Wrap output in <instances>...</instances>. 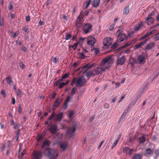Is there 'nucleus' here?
Wrapping results in <instances>:
<instances>
[{"label": "nucleus", "mask_w": 159, "mask_h": 159, "mask_svg": "<svg viewBox=\"0 0 159 159\" xmlns=\"http://www.w3.org/2000/svg\"><path fill=\"white\" fill-rule=\"evenodd\" d=\"M44 153L49 159L54 158L55 150L50 148H48L45 150Z\"/></svg>", "instance_id": "obj_5"}, {"label": "nucleus", "mask_w": 159, "mask_h": 159, "mask_svg": "<svg viewBox=\"0 0 159 159\" xmlns=\"http://www.w3.org/2000/svg\"><path fill=\"white\" fill-rule=\"evenodd\" d=\"M70 99V97L69 96H68L65 100V102L68 103V102H69Z\"/></svg>", "instance_id": "obj_51"}, {"label": "nucleus", "mask_w": 159, "mask_h": 159, "mask_svg": "<svg viewBox=\"0 0 159 159\" xmlns=\"http://www.w3.org/2000/svg\"><path fill=\"white\" fill-rule=\"evenodd\" d=\"M68 103L64 102V104L63 107V109L64 110H65L67 107Z\"/></svg>", "instance_id": "obj_53"}, {"label": "nucleus", "mask_w": 159, "mask_h": 159, "mask_svg": "<svg viewBox=\"0 0 159 159\" xmlns=\"http://www.w3.org/2000/svg\"><path fill=\"white\" fill-rule=\"evenodd\" d=\"M85 82V79L83 76L79 77L76 82V86L81 87L84 85Z\"/></svg>", "instance_id": "obj_9"}, {"label": "nucleus", "mask_w": 159, "mask_h": 159, "mask_svg": "<svg viewBox=\"0 0 159 159\" xmlns=\"http://www.w3.org/2000/svg\"><path fill=\"white\" fill-rule=\"evenodd\" d=\"M93 25L90 23H84L82 26V30L83 32L85 34H87L92 31Z\"/></svg>", "instance_id": "obj_2"}, {"label": "nucleus", "mask_w": 159, "mask_h": 159, "mask_svg": "<svg viewBox=\"0 0 159 159\" xmlns=\"http://www.w3.org/2000/svg\"><path fill=\"white\" fill-rule=\"evenodd\" d=\"M144 90V89H142V90L140 91V93H139V97H138L137 98H136V100H135V102H136L139 99V96H140L142 95V93L143 92V91Z\"/></svg>", "instance_id": "obj_43"}, {"label": "nucleus", "mask_w": 159, "mask_h": 159, "mask_svg": "<svg viewBox=\"0 0 159 159\" xmlns=\"http://www.w3.org/2000/svg\"><path fill=\"white\" fill-rule=\"evenodd\" d=\"M154 153L156 155L157 157L159 155V150H156L154 151Z\"/></svg>", "instance_id": "obj_59"}, {"label": "nucleus", "mask_w": 159, "mask_h": 159, "mask_svg": "<svg viewBox=\"0 0 159 159\" xmlns=\"http://www.w3.org/2000/svg\"><path fill=\"white\" fill-rule=\"evenodd\" d=\"M48 130L52 134H55L57 131V126L56 124L48 125Z\"/></svg>", "instance_id": "obj_8"}, {"label": "nucleus", "mask_w": 159, "mask_h": 159, "mask_svg": "<svg viewBox=\"0 0 159 159\" xmlns=\"http://www.w3.org/2000/svg\"><path fill=\"white\" fill-rule=\"evenodd\" d=\"M44 138V136L42 135H39L38 136L37 140L38 142H39V141L41 142L42 140Z\"/></svg>", "instance_id": "obj_35"}, {"label": "nucleus", "mask_w": 159, "mask_h": 159, "mask_svg": "<svg viewBox=\"0 0 159 159\" xmlns=\"http://www.w3.org/2000/svg\"><path fill=\"white\" fill-rule=\"evenodd\" d=\"M120 137H119L113 143L112 145L111 146V148L112 149L117 143L118 142Z\"/></svg>", "instance_id": "obj_36"}, {"label": "nucleus", "mask_w": 159, "mask_h": 159, "mask_svg": "<svg viewBox=\"0 0 159 159\" xmlns=\"http://www.w3.org/2000/svg\"><path fill=\"white\" fill-rule=\"evenodd\" d=\"M155 44V43L153 42L149 43L145 47V49L147 50H151L154 47Z\"/></svg>", "instance_id": "obj_16"}, {"label": "nucleus", "mask_w": 159, "mask_h": 159, "mask_svg": "<svg viewBox=\"0 0 159 159\" xmlns=\"http://www.w3.org/2000/svg\"><path fill=\"white\" fill-rule=\"evenodd\" d=\"M74 114V111H70L69 112V115H68V117L69 118H71L73 116Z\"/></svg>", "instance_id": "obj_40"}, {"label": "nucleus", "mask_w": 159, "mask_h": 159, "mask_svg": "<svg viewBox=\"0 0 159 159\" xmlns=\"http://www.w3.org/2000/svg\"><path fill=\"white\" fill-rule=\"evenodd\" d=\"M76 127V124H74L71 127L68 128L67 131V133L68 134H70L71 136H73L75 132Z\"/></svg>", "instance_id": "obj_11"}, {"label": "nucleus", "mask_w": 159, "mask_h": 159, "mask_svg": "<svg viewBox=\"0 0 159 159\" xmlns=\"http://www.w3.org/2000/svg\"><path fill=\"white\" fill-rule=\"evenodd\" d=\"M153 150L151 149L150 148H148L146 149L144 155L145 156L151 155L153 153Z\"/></svg>", "instance_id": "obj_20"}, {"label": "nucleus", "mask_w": 159, "mask_h": 159, "mask_svg": "<svg viewBox=\"0 0 159 159\" xmlns=\"http://www.w3.org/2000/svg\"><path fill=\"white\" fill-rule=\"evenodd\" d=\"M58 58L57 57H54L53 59L52 60V61L54 63H56L57 62V61L58 60Z\"/></svg>", "instance_id": "obj_45"}, {"label": "nucleus", "mask_w": 159, "mask_h": 159, "mask_svg": "<svg viewBox=\"0 0 159 159\" xmlns=\"http://www.w3.org/2000/svg\"><path fill=\"white\" fill-rule=\"evenodd\" d=\"M51 142L49 140L45 139L43 142L42 146L41 147V149H43L45 148L46 146L48 147L51 144Z\"/></svg>", "instance_id": "obj_19"}, {"label": "nucleus", "mask_w": 159, "mask_h": 159, "mask_svg": "<svg viewBox=\"0 0 159 159\" xmlns=\"http://www.w3.org/2000/svg\"><path fill=\"white\" fill-rule=\"evenodd\" d=\"M78 44V42H77L76 43H74L72 45H70V46H69V48L71 47L72 48H73V49L74 50H75L77 48Z\"/></svg>", "instance_id": "obj_29"}, {"label": "nucleus", "mask_w": 159, "mask_h": 159, "mask_svg": "<svg viewBox=\"0 0 159 159\" xmlns=\"http://www.w3.org/2000/svg\"><path fill=\"white\" fill-rule=\"evenodd\" d=\"M93 51L96 55L99 53V50L98 48H94L93 49Z\"/></svg>", "instance_id": "obj_42"}, {"label": "nucleus", "mask_w": 159, "mask_h": 159, "mask_svg": "<svg viewBox=\"0 0 159 159\" xmlns=\"http://www.w3.org/2000/svg\"><path fill=\"white\" fill-rule=\"evenodd\" d=\"M115 24H113L111 25L109 28V30L110 31H112L113 29L114 28V25H115Z\"/></svg>", "instance_id": "obj_54"}, {"label": "nucleus", "mask_w": 159, "mask_h": 159, "mask_svg": "<svg viewBox=\"0 0 159 159\" xmlns=\"http://www.w3.org/2000/svg\"><path fill=\"white\" fill-rule=\"evenodd\" d=\"M62 81V79H58L57 81H56L55 82V83H54V86H57V85H58L60 83V82Z\"/></svg>", "instance_id": "obj_38"}, {"label": "nucleus", "mask_w": 159, "mask_h": 159, "mask_svg": "<svg viewBox=\"0 0 159 159\" xmlns=\"http://www.w3.org/2000/svg\"><path fill=\"white\" fill-rule=\"evenodd\" d=\"M90 1L89 0L87 2H86V7H84V8H85V9H86L89 6V5L90 4Z\"/></svg>", "instance_id": "obj_55"}, {"label": "nucleus", "mask_w": 159, "mask_h": 159, "mask_svg": "<svg viewBox=\"0 0 159 159\" xmlns=\"http://www.w3.org/2000/svg\"><path fill=\"white\" fill-rule=\"evenodd\" d=\"M93 65V64H89L85 65L83 67V70H84V72H87L86 74V75L87 77H88L89 75H93L92 71H88V70L89 69L92 67Z\"/></svg>", "instance_id": "obj_4"}, {"label": "nucleus", "mask_w": 159, "mask_h": 159, "mask_svg": "<svg viewBox=\"0 0 159 159\" xmlns=\"http://www.w3.org/2000/svg\"><path fill=\"white\" fill-rule=\"evenodd\" d=\"M65 39L66 40H68L72 37V35L66 33V34Z\"/></svg>", "instance_id": "obj_32"}, {"label": "nucleus", "mask_w": 159, "mask_h": 159, "mask_svg": "<svg viewBox=\"0 0 159 159\" xmlns=\"http://www.w3.org/2000/svg\"><path fill=\"white\" fill-rule=\"evenodd\" d=\"M106 69L103 67L101 66L99 67H98L97 68H94V69L92 71V74L93 75H97L99 74L101 71L105 70Z\"/></svg>", "instance_id": "obj_6"}, {"label": "nucleus", "mask_w": 159, "mask_h": 159, "mask_svg": "<svg viewBox=\"0 0 159 159\" xmlns=\"http://www.w3.org/2000/svg\"><path fill=\"white\" fill-rule=\"evenodd\" d=\"M117 44L116 43H115L111 46V48H112V49H115L117 48Z\"/></svg>", "instance_id": "obj_50"}, {"label": "nucleus", "mask_w": 159, "mask_h": 159, "mask_svg": "<svg viewBox=\"0 0 159 159\" xmlns=\"http://www.w3.org/2000/svg\"><path fill=\"white\" fill-rule=\"evenodd\" d=\"M82 14H83V12L82 11H81L80 12L79 16L78 17V18L77 19V21H80V22L81 21L83 18V16H82Z\"/></svg>", "instance_id": "obj_30"}, {"label": "nucleus", "mask_w": 159, "mask_h": 159, "mask_svg": "<svg viewBox=\"0 0 159 159\" xmlns=\"http://www.w3.org/2000/svg\"><path fill=\"white\" fill-rule=\"evenodd\" d=\"M63 114L62 112H60L57 114H56V117L55 119V121H60L62 118Z\"/></svg>", "instance_id": "obj_17"}, {"label": "nucleus", "mask_w": 159, "mask_h": 159, "mask_svg": "<svg viewBox=\"0 0 159 159\" xmlns=\"http://www.w3.org/2000/svg\"><path fill=\"white\" fill-rule=\"evenodd\" d=\"M81 22L77 21L76 20V25L77 27H80L81 25Z\"/></svg>", "instance_id": "obj_56"}, {"label": "nucleus", "mask_w": 159, "mask_h": 159, "mask_svg": "<svg viewBox=\"0 0 159 159\" xmlns=\"http://www.w3.org/2000/svg\"><path fill=\"white\" fill-rule=\"evenodd\" d=\"M133 151L134 150L133 149H129V151L128 152L129 155H132L133 152Z\"/></svg>", "instance_id": "obj_57"}, {"label": "nucleus", "mask_w": 159, "mask_h": 159, "mask_svg": "<svg viewBox=\"0 0 159 159\" xmlns=\"http://www.w3.org/2000/svg\"><path fill=\"white\" fill-rule=\"evenodd\" d=\"M89 12V11L88 10H87L86 12H85L84 13H83V14H82V15H84V16H87L88 15Z\"/></svg>", "instance_id": "obj_61"}, {"label": "nucleus", "mask_w": 159, "mask_h": 159, "mask_svg": "<svg viewBox=\"0 0 159 159\" xmlns=\"http://www.w3.org/2000/svg\"><path fill=\"white\" fill-rule=\"evenodd\" d=\"M6 80L7 84L11 85L12 84V78L10 76H9L6 78Z\"/></svg>", "instance_id": "obj_24"}, {"label": "nucleus", "mask_w": 159, "mask_h": 159, "mask_svg": "<svg viewBox=\"0 0 159 159\" xmlns=\"http://www.w3.org/2000/svg\"><path fill=\"white\" fill-rule=\"evenodd\" d=\"M104 108H108L109 107V104L108 103H106L104 105Z\"/></svg>", "instance_id": "obj_63"}, {"label": "nucleus", "mask_w": 159, "mask_h": 159, "mask_svg": "<svg viewBox=\"0 0 159 159\" xmlns=\"http://www.w3.org/2000/svg\"><path fill=\"white\" fill-rule=\"evenodd\" d=\"M68 145L67 142H63L60 144V148L62 149L63 151H64L67 148Z\"/></svg>", "instance_id": "obj_18"}, {"label": "nucleus", "mask_w": 159, "mask_h": 159, "mask_svg": "<svg viewBox=\"0 0 159 159\" xmlns=\"http://www.w3.org/2000/svg\"><path fill=\"white\" fill-rule=\"evenodd\" d=\"M1 93L3 95L4 98H6L7 97V95L5 91L2 90L1 91Z\"/></svg>", "instance_id": "obj_48"}, {"label": "nucleus", "mask_w": 159, "mask_h": 159, "mask_svg": "<svg viewBox=\"0 0 159 159\" xmlns=\"http://www.w3.org/2000/svg\"><path fill=\"white\" fill-rule=\"evenodd\" d=\"M76 78H74L73 80L70 83V85L71 86H72L73 84H74V83L76 82Z\"/></svg>", "instance_id": "obj_62"}, {"label": "nucleus", "mask_w": 159, "mask_h": 159, "mask_svg": "<svg viewBox=\"0 0 159 159\" xmlns=\"http://www.w3.org/2000/svg\"><path fill=\"white\" fill-rule=\"evenodd\" d=\"M142 156L139 154H135L132 157V159H141Z\"/></svg>", "instance_id": "obj_27"}, {"label": "nucleus", "mask_w": 159, "mask_h": 159, "mask_svg": "<svg viewBox=\"0 0 159 159\" xmlns=\"http://www.w3.org/2000/svg\"><path fill=\"white\" fill-rule=\"evenodd\" d=\"M130 44H131L130 43H125V44H124L123 46H122L121 47H120V48H125L128 46H129V45H130Z\"/></svg>", "instance_id": "obj_49"}, {"label": "nucleus", "mask_w": 159, "mask_h": 159, "mask_svg": "<svg viewBox=\"0 0 159 159\" xmlns=\"http://www.w3.org/2000/svg\"><path fill=\"white\" fill-rule=\"evenodd\" d=\"M77 90V88L75 87H74L72 89L71 92L70 93L71 96H73Z\"/></svg>", "instance_id": "obj_33"}, {"label": "nucleus", "mask_w": 159, "mask_h": 159, "mask_svg": "<svg viewBox=\"0 0 159 159\" xmlns=\"http://www.w3.org/2000/svg\"><path fill=\"white\" fill-rule=\"evenodd\" d=\"M139 47H140L139 46V45L138 44H136L134 46V49H137L138 48H139Z\"/></svg>", "instance_id": "obj_64"}, {"label": "nucleus", "mask_w": 159, "mask_h": 159, "mask_svg": "<svg viewBox=\"0 0 159 159\" xmlns=\"http://www.w3.org/2000/svg\"><path fill=\"white\" fill-rule=\"evenodd\" d=\"M79 63L78 62H74L73 64V66L74 67H76L78 66Z\"/></svg>", "instance_id": "obj_60"}, {"label": "nucleus", "mask_w": 159, "mask_h": 159, "mask_svg": "<svg viewBox=\"0 0 159 159\" xmlns=\"http://www.w3.org/2000/svg\"><path fill=\"white\" fill-rule=\"evenodd\" d=\"M143 26V24L142 22L137 24L135 26L134 30L135 31H138L142 28Z\"/></svg>", "instance_id": "obj_15"}, {"label": "nucleus", "mask_w": 159, "mask_h": 159, "mask_svg": "<svg viewBox=\"0 0 159 159\" xmlns=\"http://www.w3.org/2000/svg\"><path fill=\"white\" fill-rule=\"evenodd\" d=\"M33 158L34 159H40L43 155V153L40 150H34L33 153Z\"/></svg>", "instance_id": "obj_10"}, {"label": "nucleus", "mask_w": 159, "mask_h": 159, "mask_svg": "<svg viewBox=\"0 0 159 159\" xmlns=\"http://www.w3.org/2000/svg\"><path fill=\"white\" fill-rule=\"evenodd\" d=\"M61 102H60L59 98H58L54 102L53 107H58L60 104Z\"/></svg>", "instance_id": "obj_25"}, {"label": "nucleus", "mask_w": 159, "mask_h": 159, "mask_svg": "<svg viewBox=\"0 0 159 159\" xmlns=\"http://www.w3.org/2000/svg\"><path fill=\"white\" fill-rule=\"evenodd\" d=\"M149 38H147L145 39L144 41L140 42L138 44L139 45V46L140 47L142 45H144L149 40Z\"/></svg>", "instance_id": "obj_28"}, {"label": "nucleus", "mask_w": 159, "mask_h": 159, "mask_svg": "<svg viewBox=\"0 0 159 159\" xmlns=\"http://www.w3.org/2000/svg\"><path fill=\"white\" fill-rule=\"evenodd\" d=\"M129 150V148L127 147H125L123 150V152L124 153H127Z\"/></svg>", "instance_id": "obj_37"}, {"label": "nucleus", "mask_w": 159, "mask_h": 159, "mask_svg": "<svg viewBox=\"0 0 159 159\" xmlns=\"http://www.w3.org/2000/svg\"><path fill=\"white\" fill-rule=\"evenodd\" d=\"M156 31V30H153L149 33H147L145 34L144 35H143V38L145 39L147 38V37H148L150 35L154 34L155 33Z\"/></svg>", "instance_id": "obj_23"}, {"label": "nucleus", "mask_w": 159, "mask_h": 159, "mask_svg": "<svg viewBox=\"0 0 159 159\" xmlns=\"http://www.w3.org/2000/svg\"><path fill=\"white\" fill-rule=\"evenodd\" d=\"M79 56L80 58L82 59H85V56H84V55L82 54V53H79Z\"/></svg>", "instance_id": "obj_46"}, {"label": "nucleus", "mask_w": 159, "mask_h": 159, "mask_svg": "<svg viewBox=\"0 0 159 159\" xmlns=\"http://www.w3.org/2000/svg\"><path fill=\"white\" fill-rule=\"evenodd\" d=\"M139 142L140 143H143L145 141L146 139L145 137L143 136L139 138Z\"/></svg>", "instance_id": "obj_31"}, {"label": "nucleus", "mask_w": 159, "mask_h": 159, "mask_svg": "<svg viewBox=\"0 0 159 159\" xmlns=\"http://www.w3.org/2000/svg\"><path fill=\"white\" fill-rule=\"evenodd\" d=\"M113 41V39L110 37L105 38L103 41V43L104 46L108 48L111 45Z\"/></svg>", "instance_id": "obj_7"}, {"label": "nucleus", "mask_w": 159, "mask_h": 159, "mask_svg": "<svg viewBox=\"0 0 159 159\" xmlns=\"http://www.w3.org/2000/svg\"><path fill=\"white\" fill-rule=\"evenodd\" d=\"M138 60L139 63H141L145 62V58L143 56L140 55L139 56Z\"/></svg>", "instance_id": "obj_26"}, {"label": "nucleus", "mask_w": 159, "mask_h": 159, "mask_svg": "<svg viewBox=\"0 0 159 159\" xmlns=\"http://www.w3.org/2000/svg\"><path fill=\"white\" fill-rule=\"evenodd\" d=\"M153 37L156 40H159V33L155 34Z\"/></svg>", "instance_id": "obj_41"}, {"label": "nucleus", "mask_w": 159, "mask_h": 159, "mask_svg": "<svg viewBox=\"0 0 159 159\" xmlns=\"http://www.w3.org/2000/svg\"><path fill=\"white\" fill-rule=\"evenodd\" d=\"M69 73H66L62 77V78L61 79H62V80H63L64 79H66L67 78L69 75Z\"/></svg>", "instance_id": "obj_44"}, {"label": "nucleus", "mask_w": 159, "mask_h": 159, "mask_svg": "<svg viewBox=\"0 0 159 159\" xmlns=\"http://www.w3.org/2000/svg\"><path fill=\"white\" fill-rule=\"evenodd\" d=\"M126 61V59L125 56L119 58L116 61V64L117 65H122L124 64Z\"/></svg>", "instance_id": "obj_14"}, {"label": "nucleus", "mask_w": 159, "mask_h": 159, "mask_svg": "<svg viewBox=\"0 0 159 159\" xmlns=\"http://www.w3.org/2000/svg\"><path fill=\"white\" fill-rule=\"evenodd\" d=\"M16 94L19 97H20L22 96V93L20 89H18L16 92Z\"/></svg>", "instance_id": "obj_39"}, {"label": "nucleus", "mask_w": 159, "mask_h": 159, "mask_svg": "<svg viewBox=\"0 0 159 159\" xmlns=\"http://www.w3.org/2000/svg\"><path fill=\"white\" fill-rule=\"evenodd\" d=\"M64 86H65L64 82H62L60 84L58 88L61 89Z\"/></svg>", "instance_id": "obj_52"}, {"label": "nucleus", "mask_w": 159, "mask_h": 159, "mask_svg": "<svg viewBox=\"0 0 159 159\" xmlns=\"http://www.w3.org/2000/svg\"><path fill=\"white\" fill-rule=\"evenodd\" d=\"M100 0H93L92 1L93 7H96L99 4Z\"/></svg>", "instance_id": "obj_21"}, {"label": "nucleus", "mask_w": 159, "mask_h": 159, "mask_svg": "<svg viewBox=\"0 0 159 159\" xmlns=\"http://www.w3.org/2000/svg\"><path fill=\"white\" fill-rule=\"evenodd\" d=\"M130 10L129 6L125 7L123 10V14L125 15H128Z\"/></svg>", "instance_id": "obj_22"}, {"label": "nucleus", "mask_w": 159, "mask_h": 159, "mask_svg": "<svg viewBox=\"0 0 159 159\" xmlns=\"http://www.w3.org/2000/svg\"><path fill=\"white\" fill-rule=\"evenodd\" d=\"M152 16L151 14H148L146 20V22L148 25H151L154 22L155 20L154 18L151 17Z\"/></svg>", "instance_id": "obj_13"}, {"label": "nucleus", "mask_w": 159, "mask_h": 159, "mask_svg": "<svg viewBox=\"0 0 159 159\" xmlns=\"http://www.w3.org/2000/svg\"><path fill=\"white\" fill-rule=\"evenodd\" d=\"M56 115V114L53 112L51 116L48 119L51 120Z\"/></svg>", "instance_id": "obj_47"}, {"label": "nucleus", "mask_w": 159, "mask_h": 159, "mask_svg": "<svg viewBox=\"0 0 159 159\" xmlns=\"http://www.w3.org/2000/svg\"><path fill=\"white\" fill-rule=\"evenodd\" d=\"M114 59L112 56H109L103 59L101 63V66L106 69H108L110 65L113 63Z\"/></svg>", "instance_id": "obj_1"}, {"label": "nucleus", "mask_w": 159, "mask_h": 159, "mask_svg": "<svg viewBox=\"0 0 159 159\" xmlns=\"http://www.w3.org/2000/svg\"><path fill=\"white\" fill-rule=\"evenodd\" d=\"M96 42L95 38L93 36H89L87 38V43L90 45H93Z\"/></svg>", "instance_id": "obj_12"}, {"label": "nucleus", "mask_w": 159, "mask_h": 159, "mask_svg": "<svg viewBox=\"0 0 159 159\" xmlns=\"http://www.w3.org/2000/svg\"><path fill=\"white\" fill-rule=\"evenodd\" d=\"M20 129H18V130L16 132V141H17L18 140V139L19 138L20 135Z\"/></svg>", "instance_id": "obj_34"}, {"label": "nucleus", "mask_w": 159, "mask_h": 159, "mask_svg": "<svg viewBox=\"0 0 159 159\" xmlns=\"http://www.w3.org/2000/svg\"><path fill=\"white\" fill-rule=\"evenodd\" d=\"M22 111V109L21 108L20 104L19 106V109H18V112L19 113H21Z\"/></svg>", "instance_id": "obj_58"}, {"label": "nucleus", "mask_w": 159, "mask_h": 159, "mask_svg": "<svg viewBox=\"0 0 159 159\" xmlns=\"http://www.w3.org/2000/svg\"><path fill=\"white\" fill-rule=\"evenodd\" d=\"M117 34H118L117 40L118 41L122 42L125 39H127L125 34L122 33V31L121 30H118L117 32Z\"/></svg>", "instance_id": "obj_3"}]
</instances>
